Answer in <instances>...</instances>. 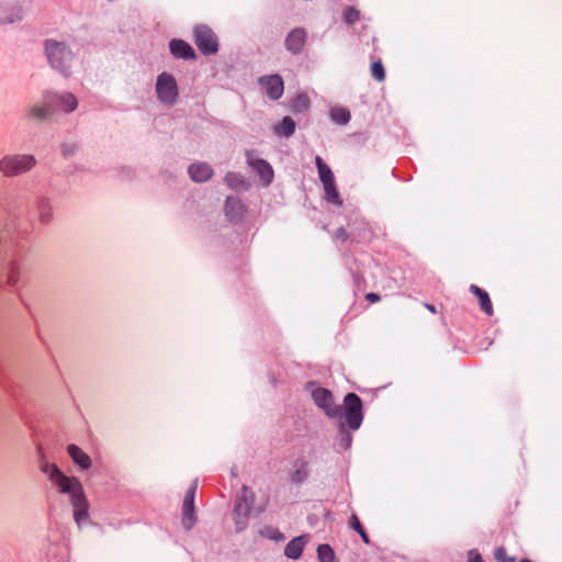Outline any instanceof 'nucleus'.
<instances>
[{
    "mask_svg": "<svg viewBox=\"0 0 562 562\" xmlns=\"http://www.w3.org/2000/svg\"><path fill=\"white\" fill-rule=\"evenodd\" d=\"M366 299H367L370 303H376V302H379V301H380V299H381V297H380V295H379V294H376V293H372V292H371V293H368V294L366 295Z\"/></svg>",
    "mask_w": 562,
    "mask_h": 562,
    "instance_id": "f704fd0d",
    "label": "nucleus"
},
{
    "mask_svg": "<svg viewBox=\"0 0 562 562\" xmlns=\"http://www.w3.org/2000/svg\"><path fill=\"white\" fill-rule=\"evenodd\" d=\"M225 181L231 188L236 190L246 188L245 180L236 173H228L225 178Z\"/></svg>",
    "mask_w": 562,
    "mask_h": 562,
    "instance_id": "c85d7f7f",
    "label": "nucleus"
},
{
    "mask_svg": "<svg viewBox=\"0 0 562 562\" xmlns=\"http://www.w3.org/2000/svg\"><path fill=\"white\" fill-rule=\"evenodd\" d=\"M21 269L15 262H10L5 269V283L15 286L20 281Z\"/></svg>",
    "mask_w": 562,
    "mask_h": 562,
    "instance_id": "5701e85b",
    "label": "nucleus"
},
{
    "mask_svg": "<svg viewBox=\"0 0 562 562\" xmlns=\"http://www.w3.org/2000/svg\"><path fill=\"white\" fill-rule=\"evenodd\" d=\"M195 44L203 54H213L217 52V38L215 34L204 25L194 30Z\"/></svg>",
    "mask_w": 562,
    "mask_h": 562,
    "instance_id": "423d86ee",
    "label": "nucleus"
},
{
    "mask_svg": "<svg viewBox=\"0 0 562 562\" xmlns=\"http://www.w3.org/2000/svg\"><path fill=\"white\" fill-rule=\"evenodd\" d=\"M350 525H351V528L355 529L357 532L363 529V527H362L360 520L358 519L357 515H352L351 516Z\"/></svg>",
    "mask_w": 562,
    "mask_h": 562,
    "instance_id": "473e14b6",
    "label": "nucleus"
},
{
    "mask_svg": "<svg viewBox=\"0 0 562 562\" xmlns=\"http://www.w3.org/2000/svg\"><path fill=\"white\" fill-rule=\"evenodd\" d=\"M470 291L479 299L481 310L490 316L493 315V305L488 294L474 284L470 286Z\"/></svg>",
    "mask_w": 562,
    "mask_h": 562,
    "instance_id": "aec40b11",
    "label": "nucleus"
},
{
    "mask_svg": "<svg viewBox=\"0 0 562 562\" xmlns=\"http://www.w3.org/2000/svg\"><path fill=\"white\" fill-rule=\"evenodd\" d=\"M50 99L53 101V105L65 112H71L77 108V99L71 93H65L61 95L50 94Z\"/></svg>",
    "mask_w": 562,
    "mask_h": 562,
    "instance_id": "4468645a",
    "label": "nucleus"
},
{
    "mask_svg": "<svg viewBox=\"0 0 562 562\" xmlns=\"http://www.w3.org/2000/svg\"><path fill=\"white\" fill-rule=\"evenodd\" d=\"M295 122L290 117L285 116L280 124L274 127L276 134L279 136H290L294 133Z\"/></svg>",
    "mask_w": 562,
    "mask_h": 562,
    "instance_id": "b1692460",
    "label": "nucleus"
},
{
    "mask_svg": "<svg viewBox=\"0 0 562 562\" xmlns=\"http://www.w3.org/2000/svg\"><path fill=\"white\" fill-rule=\"evenodd\" d=\"M307 475H308L307 462L303 461V460H297L293 464V470L290 474L291 481L294 483H302L303 481L306 480Z\"/></svg>",
    "mask_w": 562,
    "mask_h": 562,
    "instance_id": "412c9836",
    "label": "nucleus"
},
{
    "mask_svg": "<svg viewBox=\"0 0 562 562\" xmlns=\"http://www.w3.org/2000/svg\"><path fill=\"white\" fill-rule=\"evenodd\" d=\"M259 81L269 98L278 100L283 94V80L280 76L262 77Z\"/></svg>",
    "mask_w": 562,
    "mask_h": 562,
    "instance_id": "9d476101",
    "label": "nucleus"
},
{
    "mask_svg": "<svg viewBox=\"0 0 562 562\" xmlns=\"http://www.w3.org/2000/svg\"><path fill=\"white\" fill-rule=\"evenodd\" d=\"M225 211L231 221H237L243 216L245 207L239 200L235 198H228L226 200Z\"/></svg>",
    "mask_w": 562,
    "mask_h": 562,
    "instance_id": "6ab92c4d",
    "label": "nucleus"
},
{
    "mask_svg": "<svg viewBox=\"0 0 562 562\" xmlns=\"http://www.w3.org/2000/svg\"><path fill=\"white\" fill-rule=\"evenodd\" d=\"M54 110L53 101L50 99V94L46 97V101L42 105H34L29 110V115L32 119L41 120L48 116Z\"/></svg>",
    "mask_w": 562,
    "mask_h": 562,
    "instance_id": "a211bd4d",
    "label": "nucleus"
},
{
    "mask_svg": "<svg viewBox=\"0 0 562 562\" xmlns=\"http://www.w3.org/2000/svg\"><path fill=\"white\" fill-rule=\"evenodd\" d=\"M36 159L29 154H10L0 159V172L5 177H16L32 170Z\"/></svg>",
    "mask_w": 562,
    "mask_h": 562,
    "instance_id": "f03ea898",
    "label": "nucleus"
},
{
    "mask_svg": "<svg viewBox=\"0 0 562 562\" xmlns=\"http://www.w3.org/2000/svg\"><path fill=\"white\" fill-rule=\"evenodd\" d=\"M156 90L158 98L166 104H172L178 97V86L169 74H161L157 79Z\"/></svg>",
    "mask_w": 562,
    "mask_h": 562,
    "instance_id": "39448f33",
    "label": "nucleus"
},
{
    "mask_svg": "<svg viewBox=\"0 0 562 562\" xmlns=\"http://www.w3.org/2000/svg\"><path fill=\"white\" fill-rule=\"evenodd\" d=\"M345 419L352 429L359 428L362 422V403L355 393H349L345 397Z\"/></svg>",
    "mask_w": 562,
    "mask_h": 562,
    "instance_id": "20e7f679",
    "label": "nucleus"
},
{
    "mask_svg": "<svg viewBox=\"0 0 562 562\" xmlns=\"http://www.w3.org/2000/svg\"><path fill=\"white\" fill-rule=\"evenodd\" d=\"M194 493H195V487H191L187 492L184 499H183L182 524L187 529H190L194 522V516H193V514H194V506H193Z\"/></svg>",
    "mask_w": 562,
    "mask_h": 562,
    "instance_id": "f8f14e48",
    "label": "nucleus"
},
{
    "mask_svg": "<svg viewBox=\"0 0 562 562\" xmlns=\"http://www.w3.org/2000/svg\"><path fill=\"white\" fill-rule=\"evenodd\" d=\"M189 173L192 180L201 182L210 179L213 171L207 164L196 162L190 166Z\"/></svg>",
    "mask_w": 562,
    "mask_h": 562,
    "instance_id": "2eb2a0df",
    "label": "nucleus"
},
{
    "mask_svg": "<svg viewBox=\"0 0 562 562\" xmlns=\"http://www.w3.org/2000/svg\"><path fill=\"white\" fill-rule=\"evenodd\" d=\"M323 186H324L325 195H326L327 201H329L336 205H340L341 200H340L339 193L336 189L335 182H331L330 184H323Z\"/></svg>",
    "mask_w": 562,
    "mask_h": 562,
    "instance_id": "393cba45",
    "label": "nucleus"
},
{
    "mask_svg": "<svg viewBox=\"0 0 562 562\" xmlns=\"http://www.w3.org/2000/svg\"><path fill=\"white\" fill-rule=\"evenodd\" d=\"M494 555L498 562H515V558L509 557L504 547L496 548Z\"/></svg>",
    "mask_w": 562,
    "mask_h": 562,
    "instance_id": "2f4dec72",
    "label": "nucleus"
},
{
    "mask_svg": "<svg viewBox=\"0 0 562 562\" xmlns=\"http://www.w3.org/2000/svg\"><path fill=\"white\" fill-rule=\"evenodd\" d=\"M359 19H360V13L357 9H355L352 7H348L345 9L344 20L347 23L352 24V23L357 22Z\"/></svg>",
    "mask_w": 562,
    "mask_h": 562,
    "instance_id": "7c9ffc66",
    "label": "nucleus"
},
{
    "mask_svg": "<svg viewBox=\"0 0 562 562\" xmlns=\"http://www.w3.org/2000/svg\"><path fill=\"white\" fill-rule=\"evenodd\" d=\"M170 52L173 56L180 57V58H193L194 57V50L193 48L181 40H172L170 42Z\"/></svg>",
    "mask_w": 562,
    "mask_h": 562,
    "instance_id": "dca6fc26",
    "label": "nucleus"
},
{
    "mask_svg": "<svg viewBox=\"0 0 562 562\" xmlns=\"http://www.w3.org/2000/svg\"><path fill=\"white\" fill-rule=\"evenodd\" d=\"M315 404L321 407L329 417L339 415V407L334 403L331 393L323 387H317L312 392Z\"/></svg>",
    "mask_w": 562,
    "mask_h": 562,
    "instance_id": "0eeeda50",
    "label": "nucleus"
},
{
    "mask_svg": "<svg viewBox=\"0 0 562 562\" xmlns=\"http://www.w3.org/2000/svg\"><path fill=\"white\" fill-rule=\"evenodd\" d=\"M333 121L338 124H346L350 120V113L344 108H335L330 111Z\"/></svg>",
    "mask_w": 562,
    "mask_h": 562,
    "instance_id": "cd10ccee",
    "label": "nucleus"
},
{
    "mask_svg": "<svg viewBox=\"0 0 562 562\" xmlns=\"http://www.w3.org/2000/svg\"><path fill=\"white\" fill-rule=\"evenodd\" d=\"M319 562H335V554L328 544H321L317 549Z\"/></svg>",
    "mask_w": 562,
    "mask_h": 562,
    "instance_id": "bb28decb",
    "label": "nucleus"
},
{
    "mask_svg": "<svg viewBox=\"0 0 562 562\" xmlns=\"http://www.w3.org/2000/svg\"><path fill=\"white\" fill-rule=\"evenodd\" d=\"M427 308H428L431 313H436V308H435V306H432V305H427Z\"/></svg>",
    "mask_w": 562,
    "mask_h": 562,
    "instance_id": "4c0bfd02",
    "label": "nucleus"
},
{
    "mask_svg": "<svg viewBox=\"0 0 562 562\" xmlns=\"http://www.w3.org/2000/svg\"><path fill=\"white\" fill-rule=\"evenodd\" d=\"M40 470L57 493L68 497L74 508V519L77 525L85 521L88 518L89 504L80 480L65 474L56 463L49 462L44 457L40 460Z\"/></svg>",
    "mask_w": 562,
    "mask_h": 562,
    "instance_id": "f257e3e1",
    "label": "nucleus"
},
{
    "mask_svg": "<svg viewBox=\"0 0 562 562\" xmlns=\"http://www.w3.org/2000/svg\"><path fill=\"white\" fill-rule=\"evenodd\" d=\"M270 537L276 539V540H281L282 539V536L278 531H276L274 535H272Z\"/></svg>",
    "mask_w": 562,
    "mask_h": 562,
    "instance_id": "e433bc0d",
    "label": "nucleus"
},
{
    "mask_svg": "<svg viewBox=\"0 0 562 562\" xmlns=\"http://www.w3.org/2000/svg\"><path fill=\"white\" fill-rule=\"evenodd\" d=\"M252 503V492L247 487L243 488V494L238 498L235 506V520L238 530L243 529L246 525V520L248 518L250 506Z\"/></svg>",
    "mask_w": 562,
    "mask_h": 562,
    "instance_id": "6e6552de",
    "label": "nucleus"
},
{
    "mask_svg": "<svg viewBox=\"0 0 562 562\" xmlns=\"http://www.w3.org/2000/svg\"><path fill=\"white\" fill-rule=\"evenodd\" d=\"M358 533L361 536L362 540L366 542V543H369V537L367 535V532L364 531V529L358 531Z\"/></svg>",
    "mask_w": 562,
    "mask_h": 562,
    "instance_id": "c9c22d12",
    "label": "nucleus"
},
{
    "mask_svg": "<svg viewBox=\"0 0 562 562\" xmlns=\"http://www.w3.org/2000/svg\"><path fill=\"white\" fill-rule=\"evenodd\" d=\"M306 542L307 540L304 536L294 538L286 544L284 550L285 555L290 559H299Z\"/></svg>",
    "mask_w": 562,
    "mask_h": 562,
    "instance_id": "f3484780",
    "label": "nucleus"
},
{
    "mask_svg": "<svg viewBox=\"0 0 562 562\" xmlns=\"http://www.w3.org/2000/svg\"><path fill=\"white\" fill-rule=\"evenodd\" d=\"M67 453L71 458L72 462L80 470H89L92 465L91 458L78 446L70 443L67 446Z\"/></svg>",
    "mask_w": 562,
    "mask_h": 562,
    "instance_id": "9b49d317",
    "label": "nucleus"
},
{
    "mask_svg": "<svg viewBox=\"0 0 562 562\" xmlns=\"http://www.w3.org/2000/svg\"><path fill=\"white\" fill-rule=\"evenodd\" d=\"M315 162L318 169L319 179L322 183L330 184L331 182H335V177L331 169L323 161V159L319 156L315 158Z\"/></svg>",
    "mask_w": 562,
    "mask_h": 562,
    "instance_id": "4be33fe9",
    "label": "nucleus"
},
{
    "mask_svg": "<svg viewBox=\"0 0 562 562\" xmlns=\"http://www.w3.org/2000/svg\"><path fill=\"white\" fill-rule=\"evenodd\" d=\"M247 161L252 167V169L258 173L260 180L265 186L271 183L273 179V170L267 161L254 158L252 154L250 153L247 154Z\"/></svg>",
    "mask_w": 562,
    "mask_h": 562,
    "instance_id": "1a4fd4ad",
    "label": "nucleus"
},
{
    "mask_svg": "<svg viewBox=\"0 0 562 562\" xmlns=\"http://www.w3.org/2000/svg\"><path fill=\"white\" fill-rule=\"evenodd\" d=\"M310 100L305 93H300L296 98L292 100V110L296 112H303L308 109Z\"/></svg>",
    "mask_w": 562,
    "mask_h": 562,
    "instance_id": "a878e982",
    "label": "nucleus"
},
{
    "mask_svg": "<svg viewBox=\"0 0 562 562\" xmlns=\"http://www.w3.org/2000/svg\"><path fill=\"white\" fill-rule=\"evenodd\" d=\"M468 562H483V560L477 551L472 550L469 552Z\"/></svg>",
    "mask_w": 562,
    "mask_h": 562,
    "instance_id": "72a5a7b5",
    "label": "nucleus"
},
{
    "mask_svg": "<svg viewBox=\"0 0 562 562\" xmlns=\"http://www.w3.org/2000/svg\"><path fill=\"white\" fill-rule=\"evenodd\" d=\"M46 56L54 68L65 71L71 61V53L63 43L48 40L45 46Z\"/></svg>",
    "mask_w": 562,
    "mask_h": 562,
    "instance_id": "7ed1b4c3",
    "label": "nucleus"
},
{
    "mask_svg": "<svg viewBox=\"0 0 562 562\" xmlns=\"http://www.w3.org/2000/svg\"><path fill=\"white\" fill-rule=\"evenodd\" d=\"M371 75L378 81H383L385 78L384 67L381 61H374L371 65Z\"/></svg>",
    "mask_w": 562,
    "mask_h": 562,
    "instance_id": "c756f323",
    "label": "nucleus"
},
{
    "mask_svg": "<svg viewBox=\"0 0 562 562\" xmlns=\"http://www.w3.org/2000/svg\"><path fill=\"white\" fill-rule=\"evenodd\" d=\"M306 40V33L302 29H295L285 40L286 48L292 53H299L303 48Z\"/></svg>",
    "mask_w": 562,
    "mask_h": 562,
    "instance_id": "ddd939ff",
    "label": "nucleus"
}]
</instances>
